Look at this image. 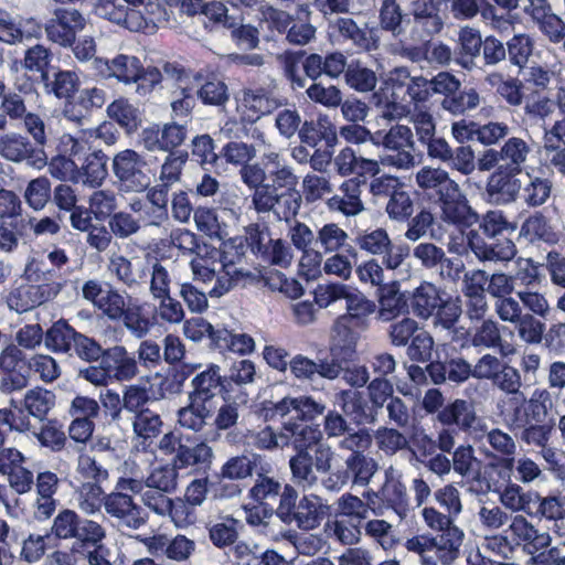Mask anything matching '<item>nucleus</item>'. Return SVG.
Here are the masks:
<instances>
[{
  "label": "nucleus",
  "mask_w": 565,
  "mask_h": 565,
  "mask_svg": "<svg viewBox=\"0 0 565 565\" xmlns=\"http://www.w3.org/2000/svg\"><path fill=\"white\" fill-rule=\"evenodd\" d=\"M193 79L201 83L198 89V97L204 105L224 106L230 99L228 87L224 81L215 74L204 76L202 72L193 74Z\"/></svg>",
  "instance_id": "09e8293b"
},
{
  "label": "nucleus",
  "mask_w": 565,
  "mask_h": 565,
  "mask_svg": "<svg viewBox=\"0 0 565 565\" xmlns=\"http://www.w3.org/2000/svg\"><path fill=\"white\" fill-rule=\"evenodd\" d=\"M507 57L511 65L524 70L533 54L535 42L526 33L514 34L505 42Z\"/></svg>",
  "instance_id": "052dcab7"
},
{
  "label": "nucleus",
  "mask_w": 565,
  "mask_h": 565,
  "mask_svg": "<svg viewBox=\"0 0 565 565\" xmlns=\"http://www.w3.org/2000/svg\"><path fill=\"white\" fill-rule=\"evenodd\" d=\"M173 11L162 0L142 1L141 8H136L131 19V32L154 34L159 29L170 26Z\"/></svg>",
  "instance_id": "a878e982"
},
{
  "label": "nucleus",
  "mask_w": 565,
  "mask_h": 565,
  "mask_svg": "<svg viewBox=\"0 0 565 565\" xmlns=\"http://www.w3.org/2000/svg\"><path fill=\"white\" fill-rule=\"evenodd\" d=\"M527 182L521 188V196L529 207L544 205L551 198L553 181L543 170L527 172Z\"/></svg>",
  "instance_id": "a18cd8bd"
},
{
  "label": "nucleus",
  "mask_w": 565,
  "mask_h": 565,
  "mask_svg": "<svg viewBox=\"0 0 565 565\" xmlns=\"http://www.w3.org/2000/svg\"><path fill=\"white\" fill-rule=\"evenodd\" d=\"M426 370L430 381L434 384H444L447 381L455 384H461L473 377L472 365L462 356H451L441 361L431 360Z\"/></svg>",
  "instance_id": "2f4dec72"
},
{
  "label": "nucleus",
  "mask_w": 565,
  "mask_h": 565,
  "mask_svg": "<svg viewBox=\"0 0 565 565\" xmlns=\"http://www.w3.org/2000/svg\"><path fill=\"white\" fill-rule=\"evenodd\" d=\"M55 394L46 388H35L29 391L23 399V406H19L13 404L10 408H3L4 411H9L14 415V419H18L17 414L21 419H23L25 424V428H4L6 430H17V431H30L32 425L30 423V416H33L41 422H43L49 412L55 405Z\"/></svg>",
  "instance_id": "393cba45"
},
{
  "label": "nucleus",
  "mask_w": 565,
  "mask_h": 565,
  "mask_svg": "<svg viewBox=\"0 0 565 565\" xmlns=\"http://www.w3.org/2000/svg\"><path fill=\"white\" fill-rule=\"evenodd\" d=\"M107 115L127 134H132L141 126V114L127 98L120 97L107 106Z\"/></svg>",
  "instance_id": "6e6d98bb"
},
{
  "label": "nucleus",
  "mask_w": 565,
  "mask_h": 565,
  "mask_svg": "<svg viewBox=\"0 0 565 565\" xmlns=\"http://www.w3.org/2000/svg\"><path fill=\"white\" fill-rule=\"evenodd\" d=\"M324 412V405L311 396L284 397L278 402L263 401L257 414L266 422H312Z\"/></svg>",
  "instance_id": "9b49d317"
},
{
  "label": "nucleus",
  "mask_w": 565,
  "mask_h": 565,
  "mask_svg": "<svg viewBox=\"0 0 565 565\" xmlns=\"http://www.w3.org/2000/svg\"><path fill=\"white\" fill-rule=\"evenodd\" d=\"M124 311L120 321L137 338H143L154 324V309L138 299L129 297Z\"/></svg>",
  "instance_id": "4c0bfd02"
},
{
  "label": "nucleus",
  "mask_w": 565,
  "mask_h": 565,
  "mask_svg": "<svg viewBox=\"0 0 565 565\" xmlns=\"http://www.w3.org/2000/svg\"><path fill=\"white\" fill-rule=\"evenodd\" d=\"M376 302L369 299L358 288L350 289L345 298V313L339 316L335 320V328L340 334L341 329L364 330L370 324V317L376 312Z\"/></svg>",
  "instance_id": "b1692460"
},
{
  "label": "nucleus",
  "mask_w": 565,
  "mask_h": 565,
  "mask_svg": "<svg viewBox=\"0 0 565 565\" xmlns=\"http://www.w3.org/2000/svg\"><path fill=\"white\" fill-rule=\"evenodd\" d=\"M162 426L163 422L160 415L149 408L137 412V415H135L134 431L146 451L153 452L156 439L162 433Z\"/></svg>",
  "instance_id": "37998d69"
},
{
  "label": "nucleus",
  "mask_w": 565,
  "mask_h": 565,
  "mask_svg": "<svg viewBox=\"0 0 565 565\" xmlns=\"http://www.w3.org/2000/svg\"><path fill=\"white\" fill-rule=\"evenodd\" d=\"M0 154L12 162H25L36 169L49 166L44 149L20 134L11 132L0 137Z\"/></svg>",
  "instance_id": "4be33fe9"
},
{
  "label": "nucleus",
  "mask_w": 565,
  "mask_h": 565,
  "mask_svg": "<svg viewBox=\"0 0 565 565\" xmlns=\"http://www.w3.org/2000/svg\"><path fill=\"white\" fill-rule=\"evenodd\" d=\"M552 75L547 67L534 63L522 70V85L531 96L541 95L548 88Z\"/></svg>",
  "instance_id": "338daca9"
},
{
  "label": "nucleus",
  "mask_w": 565,
  "mask_h": 565,
  "mask_svg": "<svg viewBox=\"0 0 565 565\" xmlns=\"http://www.w3.org/2000/svg\"><path fill=\"white\" fill-rule=\"evenodd\" d=\"M483 39L479 30L463 26L458 34L457 46L454 51L455 62L466 70L476 66V61L481 56Z\"/></svg>",
  "instance_id": "ea45409f"
},
{
  "label": "nucleus",
  "mask_w": 565,
  "mask_h": 565,
  "mask_svg": "<svg viewBox=\"0 0 565 565\" xmlns=\"http://www.w3.org/2000/svg\"><path fill=\"white\" fill-rule=\"evenodd\" d=\"M52 52L44 45L36 44L29 47L24 53L22 66L31 74L34 83L47 81L51 70Z\"/></svg>",
  "instance_id": "864d4df0"
},
{
  "label": "nucleus",
  "mask_w": 565,
  "mask_h": 565,
  "mask_svg": "<svg viewBox=\"0 0 565 565\" xmlns=\"http://www.w3.org/2000/svg\"><path fill=\"white\" fill-rule=\"evenodd\" d=\"M196 365L179 363L168 369L164 375L156 373L151 383L156 390L159 401L168 395L179 394L184 382L195 372Z\"/></svg>",
  "instance_id": "58836bf2"
},
{
  "label": "nucleus",
  "mask_w": 565,
  "mask_h": 565,
  "mask_svg": "<svg viewBox=\"0 0 565 565\" xmlns=\"http://www.w3.org/2000/svg\"><path fill=\"white\" fill-rule=\"evenodd\" d=\"M448 0H411L414 29L422 35L433 36L444 28L443 9Z\"/></svg>",
  "instance_id": "c85d7f7f"
},
{
  "label": "nucleus",
  "mask_w": 565,
  "mask_h": 565,
  "mask_svg": "<svg viewBox=\"0 0 565 565\" xmlns=\"http://www.w3.org/2000/svg\"><path fill=\"white\" fill-rule=\"evenodd\" d=\"M31 375L30 360L15 344H8L0 353V387L3 392L20 391L28 386Z\"/></svg>",
  "instance_id": "dca6fc26"
},
{
  "label": "nucleus",
  "mask_w": 565,
  "mask_h": 565,
  "mask_svg": "<svg viewBox=\"0 0 565 565\" xmlns=\"http://www.w3.org/2000/svg\"><path fill=\"white\" fill-rule=\"evenodd\" d=\"M113 171L126 191L145 192L152 183L156 171H152L146 159L134 149H125L115 154Z\"/></svg>",
  "instance_id": "f8f14e48"
},
{
  "label": "nucleus",
  "mask_w": 565,
  "mask_h": 565,
  "mask_svg": "<svg viewBox=\"0 0 565 565\" xmlns=\"http://www.w3.org/2000/svg\"><path fill=\"white\" fill-rule=\"evenodd\" d=\"M189 159L190 154L188 150L170 151L161 166L159 182L169 186L179 182L182 177L183 168Z\"/></svg>",
  "instance_id": "774afa93"
},
{
  "label": "nucleus",
  "mask_w": 565,
  "mask_h": 565,
  "mask_svg": "<svg viewBox=\"0 0 565 565\" xmlns=\"http://www.w3.org/2000/svg\"><path fill=\"white\" fill-rule=\"evenodd\" d=\"M171 186L159 182L156 185L151 184L146 189V200L149 207L146 215L149 224L160 226L169 220V191Z\"/></svg>",
  "instance_id": "8fccbe9b"
},
{
  "label": "nucleus",
  "mask_w": 565,
  "mask_h": 565,
  "mask_svg": "<svg viewBox=\"0 0 565 565\" xmlns=\"http://www.w3.org/2000/svg\"><path fill=\"white\" fill-rule=\"evenodd\" d=\"M192 391L189 399L207 403L215 396H221L225 402L232 398L233 387L226 381V375L221 374V367L211 363L207 367L192 379Z\"/></svg>",
  "instance_id": "412c9836"
},
{
  "label": "nucleus",
  "mask_w": 565,
  "mask_h": 565,
  "mask_svg": "<svg viewBox=\"0 0 565 565\" xmlns=\"http://www.w3.org/2000/svg\"><path fill=\"white\" fill-rule=\"evenodd\" d=\"M361 182L358 178L345 180L341 186V194H334L328 199L327 204L331 211H339L344 215H356L363 210L360 199Z\"/></svg>",
  "instance_id": "c03bdc74"
},
{
  "label": "nucleus",
  "mask_w": 565,
  "mask_h": 565,
  "mask_svg": "<svg viewBox=\"0 0 565 565\" xmlns=\"http://www.w3.org/2000/svg\"><path fill=\"white\" fill-rule=\"evenodd\" d=\"M94 64L105 78H115L125 85L136 84V92L140 96L152 93L163 78L158 67L145 66L135 55L120 53L111 60L95 57Z\"/></svg>",
  "instance_id": "423d86ee"
},
{
  "label": "nucleus",
  "mask_w": 565,
  "mask_h": 565,
  "mask_svg": "<svg viewBox=\"0 0 565 565\" xmlns=\"http://www.w3.org/2000/svg\"><path fill=\"white\" fill-rule=\"evenodd\" d=\"M280 106L273 92L265 87L245 88L243 90L242 107L244 118L255 122L263 116L274 113Z\"/></svg>",
  "instance_id": "c9c22d12"
},
{
  "label": "nucleus",
  "mask_w": 565,
  "mask_h": 565,
  "mask_svg": "<svg viewBox=\"0 0 565 565\" xmlns=\"http://www.w3.org/2000/svg\"><path fill=\"white\" fill-rule=\"evenodd\" d=\"M340 406L344 415L356 425L373 423L377 411L361 392L353 391L341 392Z\"/></svg>",
  "instance_id": "79ce46f5"
},
{
  "label": "nucleus",
  "mask_w": 565,
  "mask_h": 565,
  "mask_svg": "<svg viewBox=\"0 0 565 565\" xmlns=\"http://www.w3.org/2000/svg\"><path fill=\"white\" fill-rule=\"evenodd\" d=\"M329 513V505L318 495H305L297 504L294 523L302 530L317 527Z\"/></svg>",
  "instance_id": "de8ad7c7"
},
{
  "label": "nucleus",
  "mask_w": 565,
  "mask_h": 565,
  "mask_svg": "<svg viewBox=\"0 0 565 565\" xmlns=\"http://www.w3.org/2000/svg\"><path fill=\"white\" fill-rule=\"evenodd\" d=\"M244 236H235L225 244L227 249L224 252L225 255L234 250L228 259L230 264L239 262L247 249L257 258H262L264 253H267L269 243H273L269 227L266 223H249L244 227Z\"/></svg>",
  "instance_id": "aec40b11"
},
{
  "label": "nucleus",
  "mask_w": 565,
  "mask_h": 565,
  "mask_svg": "<svg viewBox=\"0 0 565 565\" xmlns=\"http://www.w3.org/2000/svg\"><path fill=\"white\" fill-rule=\"evenodd\" d=\"M500 167L521 173L523 163L530 153L529 145L521 138H509L500 149Z\"/></svg>",
  "instance_id": "680f3d73"
},
{
  "label": "nucleus",
  "mask_w": 565,
  "mask_h": 565,
  "mask_svg": "<svg viewBox=\"0 0 565 565\" xmlns=\"http://www.w3.org/2000/svg\"><path fill=\"white\" fill-rule=\"evenodd\" d=\"M427 156L433 160L446 163L450 169L463 175L470 174L475 168V152L470 146H459L452 149L446 139L434 137L425 145Z\"/></svg>",
  "instance_id": "5701e85b"
},
{
  "label": "nucleus",
  "mask_w": 565,
  "mask_h": 565,
  "mask_svg": "<svg viewBox=\"0 0 565 565\" xmlns=\"http://www.w3.org/2000/svg\"><path fill=\"white\" fill-rule=\"evenodd\" d=\"M139 372L134 353L124 345L116 344L105 349L102 361L79 371V376L94 385H107L110 382H129Z\"/></svg>",
  "instance_id": "6e6552de"
},
{
  "label": "nucleus",
  "mask_w": 565,
  "mask_h": 565,
  "mask_svg": "<svg viewBox=\"0 0 565 565\" xmlns=\"http://www.w3.org/2000/svg\"><path fill=\"white\" fill-rule=\"evenodd\" d=\"M177 462L162 463V461H153L152 470L146 481L147 488H156L163 492L174 490L177 487L178 469L184 467L186 461H180V466Z\"/></svg>",
  "instance_id": "4d7b16f0"
},
{
  "label": "nucleus",
  "mask_w": 565,
  "mask_h": 565,
  "mask_svg": "<svg viewBox=\"0 0 565 565\" xmlns=\"http://www.w3.org/2000/svg\"><path fill=\"white\" fill-rule=\"evenodd\" d=\"M280 62L284 76L292 89L305 88L307 78L316 82L322 75L338 78L344 74L348 86L361 93L373 90L377 83L373 70L364 66L360 61L348 63L347 56L338 51L329 52L324 56L318 53H307L305 50L286 51L281 55Z\"/></svg>",
  "instance_id": "f257e3e1"
},
{
  "label": "nucleus",
  "mask_w": 565,
  "mask_h": 565,
  "mask_svg": "<svg viewBox=\"0 0 565 565\" xmlns=\"http://www.w3.org/2000/svg\"><path fill=\"white\" fill-rule=\"evenodd\" d=\"M306 422H284L281 443L291 448L289 459H332L331 448L323 441L319 426H310Z\"/></svg>",
  "instance_id": "1a4fd4ad"
},
{
  "label": "nucleus",
  "mask_w": 565,
  "mask_h": 565,
  "mask_svg": "<svg viewBox=\"0 0 565 565\" xmlns=\"http://www.w3.org/2000/svg\"><path fill=\"white\" fill-rule=\"evenodd\" d=\"M385 482L379 492H371L370 507L375 515H387L392 512L398 521L404 520L409 513V502L406 487L395 476L390 467L384 472Z\"/></svg>",
  "instance_id": "4468645a"
},
{
  "label": "nucleus",
  "mask_w": 565,
  "mask_h": 565,
  "mask_svg": "<svg viewBox=\"0 0 565 565\" xmlns=\"http://www.w3.org/2000/svg\"><path fill=\"white\" fill-rule=\"evenodd\" d=\"M200 15H204L203 26L212 32L233 26L234 17L228 15L227 7L221 1H206Z\"/></svg>",
  "instance_id": "69168bd1"
},
{
  "label": "nucleus",
  "mask_w": 565,
  "mask_h": 565,
  "mask_svg": "<svg viewBox=\"0 0 565 565\" xmlns=\"http://www.w3.org/2000/svg\"><path fill=\"white\" fill-rule=\"evenodd\" d=\"M74 97L66 102L63 108V116L77 125L88 118L94 110L102 109L107 100L104 88L86 87L76 92Z\"/></svg>",
  "instance_id": "c756f323"
},
{
  "label": "nucleus",
  "mask_w": 565,
  "mask_h": 565,
  "mask_svg": "<svg viewBox=\"0 0 565 565\" xmlns=\"http://www.w3.org/2000/svg\"><path fill=\"white\" fill-rule=\"evenodd\" d=\"M454 446V436L448 428L439 433L437 443L425 433L416 431L411 436V459H419L420 456L430 457V459H448L445 455L436 454V451L440 449L443 452H450Z\"/></svg>",
  "instance_id": "f704fd0d"
},
{
  "label": "nucleus",
  "mask_w": 565,
  "mask_h": 565,
  "mask_svg": "<svg viewBox=\"0 0 565 565\" xmlns=\"http://www.w3.org/2000/svg\"><path fill=\"white\" fill-rule=\"evenodd\" d=\"M299 139L301 143L315 149L310 160L315 169L320 170L331 162L338 134L329 116L319 114L306 119L299 129Z\"/></svg>",
  "instance_id": "9d476101"
},
{
  "label": "nucleus",
  "mask_w": 565,
  "mask_h": 565,
  "mask_svg": "<svg viewBox=\"0 0 565 565\" xmlns=\"http://www.w3.org/2000/svg\"><path fill=\"white\" fill-rule=\"evenodd\" d=\"M298 177L291 168L281 163L277 153L268 156L266 184L252 194L253 207L257 213L273 212L286 222L294 218L301 206V194L297 190Z\"/></svg>",
  "instance_id": "20e7f679"
},
{
  "label": "nucleus",
  "mask_w": 565,
  "mask_h": 565,
  "mask_svg": "<svg viewBox=\"0 0 565 565\" xmlns=\"http://www.w3.org/2000/svg\"><path fill=\"white\" fill-rule=\"evenodd\" d=\"M416 183L424 196L437 204L441 218L449 224H467L473 218L471 206L458 183L441 168L423 167L416 173Z\"/></svg>",
  "instance_id": "39448f33"
},
{
  "label": "nucleus",
  "mask_w": 565,
  "mask_h": 565,
  "mask_svg": "<svg viewBox=\"0 0 565 565\" xmlns=\"http://www.w3.org/2000/svg\"><path fill=\"white\" fill-rule=\"evenodd\" d=\"M377 312L384 321L411 313L409 294L401 290L398 280H391L376 289Z\"/></svg>",
  "instance_id": "7c9ffc66"
},
{
  "label": "nucleus",
  "mask_w": 565,
  "mask_h": 565,
  "mask_svg": "<svg viewBox=\"0 0 565 565\" xmlns=\"http://www.w3.org/2000/svg\"><path fill=\"white\" fill-rule=\"evenodd\" d=\"M356 244L370 254L382 255V263L387 269L399 267L409 253L408 246L394 245L384 228L365 232L356 238Z\"/></svg>",
  "instance_id": "6ab92c4d"
},
{
  "label": "nucleus",
  "mask_w": 565,
  "mask_h": 565,
  "mask_svg": "<svg viewBox=\"0 0 565 565\" xmlns=\"http://www.w3.org/2000/svg\"><path fill=\"white\" fill-rule=\"evenodd\" d=\"M188 126L178 122H167L162 126L152 125L141 132V141L147 150L178 151L177 148L188 138Z\"/></svg>",
  "instance_id": "bb28decb"
},
{
  "label": "nucleus",
  "mask_w": 565,
  "mask_h": 565,
  "mask_svg": "<svg viewBox=\"0 0 565 565\" xmlns=\"http://www.w3.org/2000/svg\"><path fill=\"white\" fill-rule=\"evenodd\" d=\"M411 313L427 320L435 317L446 329L452 328L462 312L459 298H452L444 289L429 281H422L409 292Z\"/></svg>",
  "instance_id": "0eeeda50"
},
{
  "label": "nucleus",
  "mask_w": 565,
  "mask_h": 565,
  "mask_svg": "<svg viewBox=\"0 0 565 565\" xmlns=\"http://www.w3.org/2000/svg\"><path fill=\"white\" fill-rule=\"evenodd\" d=\"M78 332L67 320L62 318L53 322L46 330L45 347L54 353L70 354Z\"/></svg>",
  "instance_id": "3c124183"
},
{
  "label": "nucleus",
  "mask_w": 565,
  "mask_h": 565,
  "mask_svg": "<svg viewBox=\"0 0 565 565\" xmlns=\"http://www.w3.org/2000/svg\"><path fill=\"white\" fill-rule=\"evenodd\" d=\"M44 89L47 94H53L58 99L71 100L79 86V78L76 73L71 71H57L53 74V79L47 75V81H43Z\"/></svg>",
  "instance_id": "13d9d810"
},
{
  "label": "nucleus",
  "mask_w": 565,
  "mask_h": 565,
  "mask_svg": "<svg viewBox=\"0 0 565 565\" xmlns=\"http://www.w3.org/2000/svg\"><path fill=\"white\" fill-rule=\"evenodd\" d=\"M191 151L189 152L191 160L195 161L200 167L206 169V166L216 168L221 156L215 152V143L209 134L196 135L191 140Z\"/></svg>",
  "instance_id": "e2e57ef3"
},
{
  "label": "nucleus",
  "mask_w": 565,
  "mask_h": 565,
  "mask_svg": "<svg viewBox=\"0 0 565 565\" xmlns=\"http://www.w3.org/2000/svg\"><path fill=\"white\" fill-rule=\"evenodd\" d=\"M531 15L537 21L541 32L550 42L561 43L565 39V22L552 12L548 2L532 7Z\"/></svg>",
  "instance_id": "603ef678"
},
{
  "label": "nucleus",
  "mask_w": 565,
  "mask_h": 565,
  "mask_svg": "<svg viewBox=\"0 0 565 565\" xmlns=\"http://www.w3.org/2000/svg\"><path fill=\"white\" fill-rule=\"evenodd\" d=\"M519 172L503 169L499 166L488 178L486 196L488 202L494 204H509L514 202L521 190V183L516 178Z\"/></svg>",
  "instance_id": "473e14b6"
},
{
  "label": "nucleus",
  "mask_w": 565,
  "mask_h": 565,
  "mask_svg": "<svg viewBox=\"0 0 565 565\" xmlns=\"http://www.w3.org/2000/svg\"><path fill=\"white\" fill-rule=\"evenodd\" d=\"M333 33L343 42H351L356 52H371L380 46V31L366 23L360 26L352 18L341 17L332 24Z\"/></svg>",
  "instance_id": "cd10ccee"
},
{
  "label": "nucleus",
  "mask_w": 565,
  "mask_h": 565,
  "mask_svg": "<svg viewBox=\"0 0 565 565\" xmlns=\"http://www.w3.org/2000/svg\"><path fill=\"white\" fill-rule=\"evenodd\" d=\"M498 411L503 422L512 429H520L531 424L523 392L500 398Z\"/></svg>",
  "instance_id": "49530a36"
},
{
  "label": "nucleus",
  "mask_w": 565,
  "mask_h": 565,
  "mask_svg": "<svg viewBox=\"0 0 565 565\" xmlns=\"http://www.w3.org/2000/svg\"><path fill=\"white\" fill-rule=\"evenodd\" d=\"M86 19L76 9L56 8L52 17L44 24L45 34L49 41L68 47L79 32L86 26Z\"/></svg>",
  "instance_id": "a211bd4d"
},
{
  "label": "nucleus",
  "mask_w": 565,
  "mask_h": 565,
  "mask_svg": "<svg viewBox=\"0 0 565 565\" xmlns=\"http://www.w3.org/2000/svg\"><path fill=\"white\" fill-rule=\"evenodd\" d=\"M371 141L392 152L384 159L387 164L398 169H408L415 164L413 131L408 126L395 125L387 131L377 130Z\"/></svg>",
  "instance_id": "ddd939ff"
},
{
  "label": "nucleus",
  "mask_w": 565,
  "mask_h": 565,
  "mask_svg": "<svg viewBox=\"0 0 565 565\" xmlns=\"http://www.w3.org/2000/svg\"><path fill=\"white\" fill-rule=\"evenodd\" d=\"M41 446L54 452L62 451L67 446V436L63 424L57 419H47L39 433L33 431Z\"/></svg>",
  "instance_id": "0e129e2a"
},
{
  "label": "nucleus",
  "mask_w": 565,
  "mask_h": 565,
  "mask_svg": "<svg viewBox=\"0 0 565 565\" xmlns=\"http://www.w3.org/2000/svg\"><path fill=\"white\" fill-rule=\"evenodd\" d=\"M466 534L460 527H451L447 532L431 537L433 550L441 565H455L461 556V547Z\"/></svg>",
  "instance_id": "a19ab883"
},
{
  "label": "nucleus",
  "mask_w": 565,
  "mask_h": 565,
  "mask_svg": "<svg viewBox=\"0 0 565 565\" xmlns=\"http://www.w3.org/2000/svg\"><path fill=\"white\" fill-rule=\"evenodd\" d=\"M519 235L530 243L544 242L554 244L557 235L553 231L548 218L542 212H534L527 216L521 225Z\"/></svg>",
  "instance_id": "5fc2aeb1"
},
{
  "label": "nucleus",
  "mask_w": 565,
  "mask_h": 565,
  "mask_svg": "<svg viewBox=\"0 0 565 565\" xmlns=\"http://www.w3.org/2000/svg\"><path fill=\"white\" fill-rule=\"evenodd\" d=\"M437 419L444 427L468 431L473 427L477 415L471 402L457 398L439 411Z\"/></svg>",
  "instance_id": "e433bc0d"
},
{
  "label": "nucleus",
  "mask_w": 565,
  "mask_h": 565,
  "mask_svg": "<svg viewBox=\"0 0 565 565\" xmlns=\"http://www.w3.org/2000/svg\"><path fill=\"white\" fill-rule=\"evenodd\" d=\"M56 151L49 162L54 179L98 188L108 175V157L103 150L93 149L87 140L64 134Z\"/></svg>",
  "instance_id": "f03ea898"
},
{
  "label": "nucleus",
  "mask_w": 565,
  "mask_h": 565,
  "mask_svg": "<svg viewBox=\"0 0 565 565\" xmlns=\"http://www.w3.org/2000/svg\"><path fill=\"white\" fill-rule=\"evenodd\" d=\"M104 508L122 533L140 529L148 520L147 513L132 497L121 491H113L105 495Z\"/></svg>",
  "instance_id": "f3484780"
},
{
  "label": "nucleus",
  "mask_w": 565,
  "mask_h": 565,
  "mask_svg": "<svg viewBox=\"0 0 565 565\" xmlns=\"http://www.w3.org/2000/svg\"><path fill=\"white\" fill-rule=\"evenodd\" d=\"M473 218L467 224H455L461 230L469 228L466 234L467 245L480 260H510L516 254L512 236L516 232V223L508 218L501 210H490L479 215L471 209Z\"/></svg>",
  "instance_id": "7ed1b4c3"
},
{
  "label": "nucleus",
  "mask_w": 565,
  "mask_h": 565,
  "mask_svg": "<svg viewBox=\"0 0 565 565\" xmlns=\"http://www.w3.org/2000/svg\"><path fill=\"white\" fill-rule=\"evenodd\" d=\"M146 382L148 385L134 384L129 385L124 391L122 406L126 411L135 413L146 409L148 402L159 401L156 390L151 383V377L147 376Z\"/></svg>",
  "instance_id": "bf43d9fd"
},
{
  "label": "nucleus",
  "mask_w": 565,
  "mask_h": 565,
  "mask_svg": "<svg viewBox=\"0 0 565 565\" xmlns=\"http://www.w3.org/2000/svg\"><path fill=\"white\" fill-rule=\"evenodd\" d=\"M50 298L49 285L23 282L10 290L7 296V305L11 310L23 313L49 301Z\"/></svg>",
  "instance_id": "72a5a7b5"
},
{
  "label": "nucleus",
  "mask_w": 565,
  "mask_h": 565,
  "mask_svg": "<svg viewBox=\"0 0 565 565\" xmlns=\"http://www.w3.org/2000/svg\"><path fill=\"white\" fill-rule=\"evenodd\" d=\"M504 533L511 535L514 548H521L525 555L530 556L529 565H533V559L552 544V536L548 532L539 530L520 514L511 519Z\"/></svg>",
  "instance_id": "2eb2a0df"
}]
</instances>
